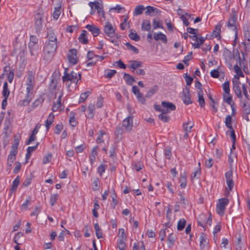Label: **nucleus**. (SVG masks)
Instances as JSON below:
<instances>
[{"mask_svg":"<svg viewBox=\"0 0 250 250\" xmlns=\"http://www.w3.org/2000/svg\"><path fill=\"white\" fill-rule=\"evenodd\" d=\"M100 181L98 178L95 179L92 183V189L94 190H97L99 189Z\"/></svg>","mask_w":250,"mask_h":250,"instance_id":"338daca9","label":"nucleus"},{"mask_svg":"<svg viewBox=\"0 0 250 250\" xmlns=\"http://www.w3.org/2000/svg\"><path fill=\"white\" fill-rule=\"evenodd\" d=\"M88 33L86 30H82L81 33L78 37L79 41L84 44L87 43L88 42V37H87Z\"/></svg>","mask_w":250,"mask_h":250,"instance_id":"5701e85b","label":"nucleus"},{"mask_svg":"<svg viewBox=\"0 0 250 250\" xmlns=\"http://www.w3.org/2000/svg\"><path fill=\"white\" fill-rule=\"evenodd\" d=\"M145 7L142 5H139L137 6L134 10V14L136 15H139L141 14L143 11L145 10Z\"/></svg>","mask_w":250,"mask_h":250,"instance_id":"603ef678","label":"nucleus"},{"mask_svg":"<svg viewBox=\"0 0 250 250\" xmlns=\"http://www.w3.org/2000/svg\"><path fill=\"white\" fill-rule=\"evenodd\" d=\"M62 96V93L61 92L58 99L56 102H54L52 107L53 112H56L59 111L61 107V98Z\"/></svg>","mask_w":250,"mask_h":250,"instance_id":"4be33fe9","label":"nucleus"},{"mask_svg":"<svg viewBox=\"0 0 250 250\" xmlns=\"http://www.w3.org/2000/svg\"><path fill=\"white\" fill-rule=\"evenodd\" d=\"M226 126L230 129H232V125H231V117L229 115H227L226 117L225 121Z\"/></svg>","mask_w":250,"mask_h":250,"instance_id":"8fccbe9b","label":"nucleus"},{"mask_svg":"<svg viewBox=\"0 0 250 250\" xmlns=\"http://www.w3.org/2000/svg\"><path fill=\"white\" fill-rule=\"evenodd\" d=\"M63 128V125L62 124H57L56 126H55V130H54V133L56 134H60L61 131L62 130Z\"/></svg>","mask_w":250,"mask_h":250,"instance_id":"69168bd1","label":"nucleus"},{"mask_svg":"<svg viewBox=\"0 0 250 250\" xmlns=\"http://www.w3.org/2000/svg\"><path fill=\"white\" fill-rule=\"evenodd\" d=\"M181 98L184 103L187 105L192 103L188 88H187L185 91L183 92Z\"/></svg>","mask_w":250,"mask_h":250,"instance_id":"f3484780","label":"nucleus"},{"mask_svg":"<svg viewBox=\"0 0 250 250\" xmlns=\"http://www.w3.org/2000/svg\"><path fill=\"white\" fill-rule=\"evenodd\" d=\"M118 239L126 240V236L125 234V229L123 228L119 229Z\"/></svg>","mask_w":250,"mask_h":250,"instance_id":"13d9d810","label":"nucleus"},{"mask_svg":"<svg viewBox=\"0 0 250 250\" xmlns=\"http://www.w3.org/2000/svg\"><path fill=\"white\" fill-rule=\"evenodd\" d=\"M99 132V135L97 137V138L96 140V142L97 144H100L102 143H104V140L103 139V136L105 134V132L103 130H100Z\"/></svg>","mask_w":250,"mask_h":250,"instance_id":"37998d69","label":"nucleus"},{"mask_svg":"<svg viewBox=\"0 0 250 250\" xmlns=\"http://www.w3.org/2000/svg\"><path fill=\"white\" fill-rule=\"evenodd\" d=\"M20 182L19 177L18 176L13 181L11 190L12 191H15L18 187Z\"/></svg>","mask_w":250,"mask_h":250,"instance_id":"58836bf2","label":"nucleus"},{"mask_svg":"<svg viewBox=\"0 0 250 250\" xmlns=\"http://www.w3.org/2000/svg\"><path fill=\"white\" fill-rule=\"evenodd\" d=\"M193 126V124L190 121H188L186 124L183 125V127L185 131V136L186 137L188 136V134L190 132Z\"/></svg>","mask_w":250,"mask_h":250,"instance_id":"cd10ccee","label":"nucleus"},{"mask_svg":"<svg viewBox=\"0 0 250 250\" xmlns=\"http://www.w3.org/2000/svg\"><path fill=\"white\" fill-rule=\"evenodd\" d=\"M236 20H237V17L233 16L230 17V18H229V19L228 21V27L230 29H231L233 31H234L236 30L235 22H236Z\"/></svg>","mask_w":250,"mask_h":250,"instance_id":"a878e982","label":"nucleus"},{"mask_svg":"<svg viewBox=\"0 0 250 250\" xmlns=\"http://www.w3.org/2000/svg\"><path fill=\"white\" fill-rule=\"evenodd\" d=\"M207 246L206 239L204 236L200 237V248L201 250H205Z\"/></svg>","mask_w":250,"mask_h":250,"instance_id":"79ce46f5","label":"nucleus"},{"mask_svg":"<svg viewBox=\"0 0 250 250\" xmlns=\"http://www.w3.org/2000/svg\"><path fill=\"white\" fill-rule=\"evenodd\" d=\"M221 224L220 223H218L214 227L213 233L214 239H217V233L220 231L221 229Z\"/></svg>","mask_w":250,"mask_h":250,"instance_id":"a19ab883","label":"nucleus"},{"mask_svg":"<svg viewBox=\"0 0 250 250\" xmlns=\"http://www.w3.org/2000/svg\"><path fill=\"white\" fill-rule=\"evenodd\" d=\"M129 63L130 65L129 66V67L133 69V70H136L138 68L142 67L143 64L142 62L137 61H130Z\"/></svg>","mask_w":250,"mask_h":250,"instance_id":"7c9ffc66","label":"nucleus"},{"mask_svg":"<svg viewBox=\"0 0 250 250\" xmlns=\"http://www.w3.org/2000/svg\"><path fill=\"white\" fill-rule=\"evenodd\" d=\"M179 182L180 183V187L182 188H186L187 187V176L185 172L180 174Z\"/></svg>","mask_w":250,"mask_h":250,"instance_id":"c756f323","label":"nucleus"},{"mask_svg":"<svg viewBox=\"0 0 250 250\" xmlns=\"http://www.w3.org/2000/svg\"><path fill=\"white\" fill-rule=\"evenodd\" d=\"M44 12L42 9L37 10L34 17L35 27L36 32H39L42 27Z\"/></svg>","mask_w":250,"mask_h":250,"instance_id":"39448f33","label":"nucleus"},{"mask_svg":"<svg viewBox=\"0 0 250 250\" xmlns=\"http://www.w3.org/2000/svg\"><path fill=\"white\" fill-rule=\"evenodd\" d=\"M75 114L73 112H71L70 113V118L69 120V124L70 125L73 127L76 126L77 125V122L75 118Z\"/></svg>","mask_w":250,"mask_h":250,"instance_id":"c9c22d12","label":"nucleus"},{"mask_svg":"<svg viewBox=\"0 0 250 250\" xmlns=\"http://www.w3.org/2000/svg\"><path fill=\"white\" fill-rule=\"evenodd\" d=\"M10 94V91L8 88V84L7 82L4 83L3 86L2 95L4 98H8Z\"/></svg>","mask_w":250,"mask_h":250,"instance_id":"ea45409f","label":"nucleus"},{"mask_svg":"<svg viewBox=\"0 0 250 250\" xmlns=\"http://www.w3.org/2000/svg\"><path fill=\"white\" fill-rule=\"evenodd\" d=\"M52 155L51 153H48L45 155L42 159V163L43 164H46L49 163L52 159Z\"/></svg>","mask_w":250,"mask_h":250,"instance_id":"680f3d73","label":"nucleus"},{"mask_svg":"<svg viewBox=\"0 0 250 250\" xmlns=\"http://www.w3.org/2000/svg\"><path fill=\"white\" fill-rule=\"evenodd\" d=\"M116 27L113 25L109 21H106L104 27V34L110 38H113L115 36Z\"/></svg>","mask_w":250,"mask_h":250,"instance_id":"0eeeda50","label":"nucleus"},{"mask_svg":"<svg viewBox=\"0 0 250 250\" xmlns=\"http://www.w3.org/2000/svg\"><path fill=\"white\" fill-rule=\"evenodd\" d=\"M167 112H162L158 116L159 119L164 122H168L169 120V117L166 114Z\"/></svg>","mask_w":250,"mask_h":250,"instance_id":"864d4df0","label":"nucleus"},{"mask_svg":"<svg viewBox=\"0 0 250 250\" xmlns=\"http://www.w3.org/2000/svg\"><path fill=\"white\" fill-rule=\"evenodd\" d=\"M90 94V92L86 91L85 92L82 93L79 99V103H83L89 96Z\"/></svg>","mask_w":250,"mask_h":250,"instance_id":"3c124183","label":"nucleus"},{"mask_svg":"<svg viewBox=\"0 0 250 250\" xmlns=\"http://www.w3.org/2000/svg\"><path fill=\"white\" fill-rule=\"evenodd\" d=\"M116 71L113 69H108L105 71L104 77L106 78H111L115 74Z\"/></svg>","mask_w":250,"mask_h":250,"instance_id":"49530a36","label":"nucleus"},{"mask_svg":"<svg viewBox=\"0 0 250 250\" xmlns=\"http://www.w3.org/2000/svg\"><path fill=\"white\" fill-rule=\"evenodd\" d=\"M88 5L91 9L93 8L95 10H97V13L99 16H101L103 18H104V12L103 10V6L102 1L95 0L93 2H89Z\"/></svg>","mask_w":250,"mask_h":250,"instance_id":"6e6552de","label":"nucleus"},{"mask_svg":"<svg viewBox=\"0 0 250 250\" xmlns=\"http://www.w3.org/2000/svg\"><path fill=\"white\" fill-rule=\"evenodd\" d=\"M186 223V220L182 218L180 219L178 222L177 229L178 230H182L185 227Z\"/></svg>","mask_w":250,"mask_h":250,"instance_id":"09e8293b","label":"nucleus"},{"mask_svg":"<svg viewBox=\"0 0 250 250\" xmlns=\"http://www.w3.org/2000/svg\"><path fill=\"white\" fill-rule=\"evenodd\" d=\"M18 153V151L11 150L7 157V165L9 167H11L16 159V156Z\"/></svg>","mask_w":250,"mask_h":250,"instance_id":"6ab92c4d","label":"nucleus"},{"mask_svg":"<svg viewBox=\"0 0 250 250\" xmlns=\"http://www.w3.org/2000/svg\"><path fill=\"white\" fill-rule=\"evenodd\" d=\"M62 79L63 82H70V83H74L77 85L78 82L81 79V76L79 72L72 71L71 73H68L65 71Z\"/></svg>","mask_w":250,"mask_h":250,"instance_id":"20e7f679","label":"nucleus"},{"mask_svg":"<svg viewBox=\"0 0 250 250\" xmlns=\"http://www.w3.org/2000/svg\"><path fill=\"white\" fill-rule=\"evenodd\" d=\"M229 203V200L226 198H222L218 200L216 208V211L217 213L220 216H223L224 215L226 206Z\"/></svg>","mask_w":250,"mask_h":250,"instance_id":"423d86ee","label":"nucleus"},{"mask_svg":"<svg viewBox=\"0 0 250 250\" xmlns=\"http://www.w3.org/2000/svg\"><path fill=\"white\" fill-rule=\"evenodd\" d=\"M129 37L132 40L135 41H138L140 38L136 32L131 31L129 34Z\"/></svg>","mask_w":250,"mask_h":250,"instance_id":"6e6d98bb","label":"nucleus"},{"mask_svg":"<svg viewBox=\"0 0 250 250\" xmlns=\"http://www.w3.org/2000/svg\"><path fill=\"white\" fill-rule=\"evenodd\" d=\"M61 6H58L54 8V10L53 12L52 16L53 19L55 20H57L61 13Z\"/></svg>","mask_w":250,"mask_h":250,"instance_id":"f704fd0d","label":"nucleus"},{"mask_svg":"<svg viewBox=\"0 0 250 250\" xmlns=\"http://www.w3.org/2000/svg\"><path fill=\"white\" fill-rule=\"evenodd\" d=\"M172 208L169 207H168L167 209V210L166 214V219L167 220V222L164 224L165 227L170 228L172 224L173 219L172 218Z\"/></svg>","mask_w":250,"mask_h":250,"instance_id":"2eb2a0df","label":"nucleus"},{"mask_svg":"<svg viewBox=\"0 0 250 250\" xmlns=\"http://www.w3.org/2000/svg\"><path fill=\"white\" fill-rule=\"evenodd\" d=\"M152 25L154 29H157V28L163 29V26L160 23L159 19H155L153 21Z\"/></svg>","mask_w":250,"mask_h":250,"instance_id":"c03bdc74","label":"nucleus"},{"mask_svg":"<svg viewBox=\"0 0 250 250\" xmlns=\"http://www.w3.org/2000/svg\"><path fill=\"white\" fill-rule=\"evenodd\" d=\"M201 174V170L200 169H197L191 175V179L192 181L195 179H198L199 178Z\"/></svg>","mask_w":250,"mask_h":250,"instance_id":"e2e57ef3","label":"nucleus"},{"mask_svg":"<svg viewBox=\"0 0 250 250\" xmlns=\"http://www.w3.org/2000/svg\"><path fill=\"white\" fill-rule=\"evenodd\" d=\"M189 38L195 42L192 43V45L194 48H199L201 45L205 42V38L203 37L198 38L197 35L190 36Z\"/></svg>","mask_w":250,"mask_h":250,"instance_id":"9b49d317","label":"nucleus"},{"mask_svg":"<svg viewBox=\"0 0 250 250\" xmlns=\"http://www.w3.org/2000/svg\"><path fill=\"white\" fill-rule=\"evenodd\" d=\"M168 228L165 227V229H161L160 231L159 237L161 241H164L167 232H169Z\"/></svg>","mask_w":250,"mask_h":250,"instance_id":"de8ad7c7","label":"nucleus"},{"mask_svg":"<svg viewBox=\"0 0 250 250\" xmlns=\"http://www.w3.org/2000/svg\"><path fill=\"white\" fill-rule=\"evenodd\" d=\"M153 37L154 39L156 41H161L164 43H167V39L166 35L162 33L161 32L154 33Z\"/></svg>","mask_w":250,"mask_h":250,"instance_id":"a211bd4d","label":"nucleus"},{"mask_svg":"<svg viewBox=\"0 0 250 250\" xmlns=\"http://www.w3.org/2000/svg\"><path fill=\"white\" fill-rule=\"evenodd\" d=\"M88 116L89 118H92L95 114V106L93 104H90L88 107Z\"/></svg>","mask_w":250,"mask_h":250,"instance_id":"e433bc0d","label":"nucleus"},{"mask_svg":"<svg viewBox=\"0 0 250 250\" xmlns=\"http://www.w3.org/2000/svg\"><path fill=\"white\" fill-rule=\"evenodd\" d=\"M35 84V75L32 71H29L27 75L25 82L26 96L25 99L22 101V104L28 105L31 102L33 96V90Z\"/></svg>","mask_w":250,"mask_h":250,"instance_id":"f257e3e1","label":"nucleus"},{"mask_svg":"<svg viewBox=\"0 0 250 250\" xmlns=\"http://www.w3.org/2000/svg\"><path fill=\"white\" fill-rule=\"evenodd\" d=\"M124 79H125L127 84H131L133 82L135 81L134 78L130 75L127 73H125Z\"/></svg>","mask_w":250,"mask_h":250,"instance_id":"a18cd8bd","label":"nucleus"},{"mask_svg":"<svg viewBox=\"0 0 250 250\" xmlns=\"http://www.w3.org/2000/svg\"><path fill=\"white\" fill-rule=\"evenodd\" d=\"M21 139V137L20 135H15L14 138V143L12 146L11 150L18 151V147Z\"/></svg>","mask_w":250,"mask_h":250,"instance_id":"c85d7f7f","label":"nucleus"},{"mask_svg":"<svg viewBox=\"0 0 250 250\" xmlns=\"http://www.w3.org/2000/svg\"><path fill=\"white\" fill-rule=\"evenodd\" d=\"M223 100L230 106L234 104V103L232 101V96L229 94H224L223 95Z\"/></svg>","mask_w":250,"mask_h":250,"instance_id":"2f4dec72","label":"nucleus"},{"mask_svg":"<svg viewBox=\"0 0 250 250\" xmlns=\"http://www.w3.org/2000/svg\"><path fill=\"white\" fill-rule=\"evenodd\" d=\"M126 240L118 239L117 240V247L120 250H125L126 248Z\"/></svg>","mask_w":250,"mask_h":250,"instance_id":"72a5a7b5","label":"nucleus"},{"mask_svg":"<svg viewBox=\"0 0 250 250\" xmlns=\"http://www.w3.org/2000/svg\"><path fill=\"white\" fill-rule=\"evenodd\" d=\"M43 99L42 98H39L36 100L34 103H33V106L34 107H36L40 105H41L42 103L43 102Z\"/></svg>","mask_w":250,"mask_h":250,"instance_id":"774afa93","label":"nucleus"},{"mask_svg":"<svg viewBox=\"0 0 250 250\" xmlns=\"http://www.w3.org/2000/svg\"><path fill=\"white\" fill-rule=\"evenodd\" d=\"M59 195L57 194H51L50 198V204L51 206H54L58 199Z\"/></svg>","mask_w":250,"mask_h":250,"instance_id":"5fc2aeb1","label":"nucleus"},{"mask_svg":"<svg viewBox=\"0 0 250 250\" xmlns=\"http://www.w3.org/2000/svg\"><path fill=\"white\" fill-rule=\"evenodd\" d=\"M234 70L235 72L237 74L238 77H244L243 73L242 72L241 69L237 64L234 66Z\"/></svg>","mask_w":250,"mask_h":250,"instance_id":"052dcab7","label":"nucleus"},{"mask_svg":"<svg viewBox=\"0 0 250 250\" xmlns=\"http://www.w3.org/2000/svg\"><path fill=\"white\" fill-rule=\"evenodd\" d=\"M57 48V44L46 42L43 47V59L50 61L53 57Z\"/></svg>","mask_w":250,"mask_h":250,"instance_id":"7ed1b4c3","label":"nucleus"},{"mask_svg":"<svg viewBox=\"0 0 250 250\" xmlns=\"http://www.w3.org/2000/svg\"><path fill=\"white\" fill-rule=\"evenodd\" d=\"M225 177L227 186L229 190H231L234 186V182L232 179V171L229 170L225 173Z\"/></svg>","mask_w":250,"mask_h":250,"instance_id":"4468645a","label":"nucleus"},{"mask_svg":"<svg viewBox=\"0 0 250 250\" xmlns=\"http://www.w3.org/2000/svg\"><path fill=\"white\" fill-rule=\"evenodd\" d=\"M233 90L237 97L239 99L241 104H243V106H246V104H247V102L243 98L242 91L240 85L233 86Z\"/></svg>","mask_w":250,"mask_h":250,"instance_id":"ddd939ff","label":"nucleus"},{"mask_svg":"<svg viewBox=\"0 0 250 250\" xmlns=\"http://www.w3.org/2000/svg\"><path fill=\"white\" fill-rule=\"evenodd\" d=\"M107 167L106 165L101 164L97 168L98 173L101 176L105 172V169Z\"/></svg>","mask_w":250,"mask_h":250,"instance_id":"bf43d9fd","label":"nucleus"},{"mask_svg":"<svg viewBox=\"0 0 250 250\" xmlns=\"http://www.w3.org/2000/svg\"><path fill=\"white\" fill-rule=\"evenodd\" d=\"M77 51L76 49H71L69 50L67 58L69 62L71 65H75L77 63L78 57L77 55Z\"/></svg>","mask_w":250,"mask_h":250,"instance_id":"9d476101","label":"nucleus"},{"mask_svg":"<svg viewBox=\"0 0 250 250\" xmlns=\"http://www.w3.org/2000/svg\"><path fill=\"white\" fill-rule=\"evenodd\" d=\"M198 103L200 106L203 107L205 105V100L203 96V91L202 90H200L198 92Z\"/></svg>","mask_w":250,"mask_h":250,"instance_id":"4c0bfd02","label":"nucleus"},{"mask_svg":"<svg viewBox=\"0 0 250 250\" xmlns=\"http://www.w3.org/2000/svg\"><path fill=\"white\" fill-rule=\"evenodd\" d=\"M198 220L201 221H205L206 222L207 224H208L209 226L211 225L212 223V218L211 215L208 216L204 213L201 214L199 215Z\"/></svg>","mask_w":250,"mask_h":250,"instance_id":"b1692460","label":"nucleus"},{"mask_svg":"<svg viewBox=\"0 0 250 250\" xmlns=\"http://www.w3.org/2000/svg\"><path fill=\"white\" fill-rule=\"evenodd\" d=\"M177 13L178 15L180 16V17L187 16V17L190 18L191 16L190 14L185 12L184 10H183L181 8H179L177 10Z\"/></svg>","mask_w":250,"mask_h":250,"instance_id":"0e129e2a","label":"nucleus"},{"mask_svg":"<svg viewBox=\"0 0 250 250\" xmlns=\"http://www.w3.org/2000/svg\"><path fill=\"white\" fill-rule=\"evenodd\" d=\"M133 115H128L126 117L122 122V126L123 128H122L120 126L117 127L116 130L115 131V134L118 136L122 135L124 132H130L133 126Z\"/></svg>","mask_w":250,"mask_h":250,"instance_id":"f03ea898","label":"nucleus"},{"mask_svg":"<svg viewBox=\"0 0 250 250\" xmlns=\"http://www.w3.org/2000/svg\"><path fill=\"white\" fill-rule=\"evenodd\" d=\"M85 28L91 32L94 37L98 36L100 34V29L94 24H87L86 25Z\"/></svg>","mask_w":250,"mask_h":250,"instance_id":"412c9836","label":"nucleus"},{"mask_svg":"<svg viewBox=\"0 0 250 250\" xmlns=\"http://www.w3.org/2000/svg\"><path fill=\"white\" fill-rule=\"evenodd\" d=\"M46 42H52L57 44V37L53 29L52 28L47 29Z\"/></svg>","mask_w":250,"mask_h":250,"instance_id":"f8f14e48","label":"nucleus"},{"mask_svg":"<svg viewBox=\"0 0 250 250\" xmlns=\"http://www.w3.org/2000/svg\"><path fill=\"white\" fill-rule=\"evenodd\" d=\"M54 115L52 113H50L47 117L45 123V126L47 130H48L49 129L51 125L54 122Z\"/></svg>","mask_w":250,"mask_h":250,"instance_id":"393cba45","label":"nucleus"},{"mask_svg":"<svg viewBox=\"0 0 250 250\" xmlns=\"http://www.w3.org/2000/svg\"><path fill=\"white\" fill-rule=\"evenodd\" d=\"M222 88L223 91L225 92V94H229L230 92V89H229V83L228 81L225 82L223 84H222Z\"/></svg>","mask_w":250,"mask_h":250,"instance_id":"4d7b16f0","label":"nucleus"},{"mask_svg":"<svg viewBox=\"0 0 250 250\" xmlns=\"http://www.w3.org/2000/svg\"><path fill=\"white\" fill-rule=\"evenodd\" d=\"M99 146H93L91 149V151L89 156V162L91 165H93L95 162L96 157L97 155V150Z\"/></svg>","mask_w":250,"mask_h":250,"instance_id":"aec40b11","label":"nucleus"},{"mask_svg":"<svg viewBox=\"0 0 250 250\" xmlns=\"http://www.w3.org/2000/svg\"><path fill=\"white\" fill-rule=\"evenodd\" d=\"M151 29V23L149 20H146L143 21L142 24V29L143 31H148Z\"/></svg>","mask_w":250,"mask_h":250,"instance_id":"473e14b6","label":"nucleus"},{"mask_svg":"<svg viewBox=\"0 0 250 250\" xmlns=\"http://www.w3.org/2000/svg\"><path fill=\"white\" fill-rule=\"evenodd\" d=\"M176 236L174 233L171 232L169 234L167 240L168 242L167 245L169 248H171L173 246L176 241Z\"/></svg>","mask_w":250,"mask_h":250,"instance_id":"bb28decb","label":"nucleus"},{"mask_svg":"<svg viewBox=\"0 0 250 250\" xmlns=\"http://www.w3.org/2000/svg\"><path fill=\"white\" fill-rule=\"evenodd\" d=\"M162 106L164 110V112L169 113L176 109L175 105L172 103L163 101L162 102Z\"/></svg>","mask_w":250,"mask_h":250,"instance_id":"dca6fc26","label":"nucleus"},{"mask_svg":"<svg viewBox=\"0 0 250 250\" xmlns=\"http://www.w3.org/2000/svg\"><path fill=\"white\" fill-rule=\"evenodd\" d=\"M38 38L34 35H31L30 37V42H29V48L32 55H33L35 51L38 49Z\"/></svg>","mask_w":250,"mask_h":250,"instance_id":"1a4fd4ad","label":"nucleus"}]
</instances>
